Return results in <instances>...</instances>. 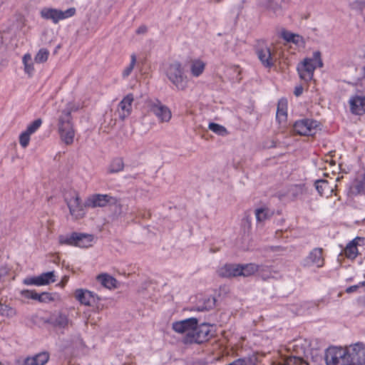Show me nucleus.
<instances>
[{
  "label": "nucleus",
  "mask_w": 365,
  "mask_h": 365,
  "mask_svg": "<svg viewBox=\"0 0 365 365\" xmlns=\"http://www.w3.org/2000/svg\"><path fill=\"white\" fill-rule=\"evenodd\" d=\"M279 365H309L300 356H290L283 359Z\"/></svg>",
  "instance_id": "obj_29"
},
{
  "label": "nucleus",
  "mask_w": 365,
  "mask_h": 365,
  "mask_svg": "<svg viewBox=\"0 0 365 365\" xmlns=\"http://www.w3.org/2000/svg\"><path fill=\"white\" fill-rule=\"evenodd\" d=\"M350 110L354 115H363L365 113V96L354 95L349 101Z\"/></svg>",
  "instance_id": "obj_15"
},
{
  "label": "nucleus",
  "mask_w": 365,
  "mask_h": 365,
  "mask_svg": "<svg viewBox=\"0 0 365 365\" xmlns=\"http://www.w3.org/2000/svg\"><path fill=\"white\" fill-rule=\"evenodd\" d=\"M350 365H364L365 364V345L356 343L346 349Z\"/></svg>",
  "instance_id": "obj_10"
},
{
  "label": "nucleus",
  "mask_w": 365,
  "mask_h": 365,
  "mask_svg": "<svg viewBox=\"0 0 365 365\" xmlns=\"http://www.w3.org/2000/svg\"><path fill=\"white\" fill-rule=\"evenodd\" d=\"M0 314L4 317H12L16 314V311L13 308L0 303Z\"/></svg>",
  "instance_id": "obj_39"
},
{
  "label": "nucleus",
  "mask_w": 365,
  "mask_h": 365,
  "mask_svg": "<svg viewBox=\"0 0 365 365\" xmlns=\"http://www.w3.org/2000/svg\"><path fill=\"white\" fill-rule=\"evenodd\" d=\"M245 219L247 221V222L249 223V225H250L251 222H250V220L249 217H247Z\"/></svg>",
  "instance_id": "obj_54"
},
{
  "label": "nucleus",
  "mask_w": 365,
  "mask_h": 365,
  "mask_svg": "<svg viewBox=\"0 0 365 365\" xmlns=\"http://www.w3.org/2000/svg\"><path fill=\"white\" fill-rule=\"evenodd\" d=\"M23 282L26 285L42 286L43 281L41 279H39L38 276H37L25 278Z\"/></svg>",
  "instance_id": "obj_43"
},
{
  "label": "nucleus",
  "mask_w": 365,
  "mask_h": 365,
  "mask_svg": "<svg viewBox=\"0 0 365 365\" xmlns=\"http://www.w3.org/2000/svg\"><path fill=\"white\" fill-rule=\"evenodd\" d=\"M146 31H147V27L145 26H141L137 29L136 33L138 34H145Z\"/></svg>",
  "instance_id": "obj_50"
},
{
  "label": "nucleus",
  "mask_w": 365,
  "mask_h": 365,
  "mask_svg": "<svg viewBox=\"0 0 365 365\" xmlns=\"http://www.w3.org/2000/svg\"><path fill=\"white\" fill-rule=\"evenodd\" d=\"M241 269L240 276L249 277L258 272L259 265L255 263L241 264Z\"/></svg>",
  "instance_id": "obj_28"
},
{
  "label": "nucleus",
  "mask_w": 365,
  "mask_h": 365,
  "mask_svg": "<svg viewBox=\"0 0 365 365\" xmlns=\"http://www.w3.org/2000/svg\"><path fill=\"white\" fill-rule=\"evenodd\" d=\"M315 187L318 192L322 195L328 187V182L326 180H318L315 182Z\"/></svg>",
  "instance_id": "obj_44"
},
{
  "label": "nucleus",
  "mask_w": 365,
  "mask_h": 365,
  "mask_svg": "<svg viewBox=\"0 0 365 365\" xmlns=\"http://www.w3.org/2000/svg\"><path fill=\"white\" fill-rule=\"evenodd\" d=\"M145 105L149 112L153 113L160 123H168L172 118L170 109L157 99H148Z\"/></svg>",
  "instance_id": "obj_4"
},
{
  "label": "nucleus",
  "mask_w": 365,
  "mask_h": 365,
  "mask_svg": "<svg viewBox=\"0 0 365 365\" xmlns=\"http://www.w3.org/2000/svg\"><path fill=\"white\" fill-rule=\"evenodd\" d=\"M359 301L362 305L365 306V294L360 297Z\"/></svg>",
  "instance_id": "obj_52"
},
{
  "label": "nucleus",
  "mask_w": 365,
  "mask_h": 365,
  "mask_svg": "<svg viewBox=\"0 0 365 365\" xmlns=\"http://www.w3.org/2000/svg\"><path fill=\"white\" fill-rule=\"evenodd\" d=\"M58 133L61 139L66 145H71L73 142L75 132L71 123V112L64 110L58 119Z\"/></svg>",
  "instance_id": "obj_3"
},
{
  "label": "nucleus",
  "mask_w": 365,
  "mask_h": 365,
  "mask_svg": "<svg viewBox=\"0 0 365 365\" xmlns=\"http://www.w3.org/2000/svg\"><path fill=\"white\" fill-rule=\"evenodd\" d=\"M124 168V163L121 158H116L112 160L109 167H108V173H116L120 172Z\"/></svg>",
  "instance_id": "obj_30"
},
{
  "label": "nucleus",
  "mask_w": 365,
  "mask_h": 365,
  "mask_svg": "<svg viewBox=\"0 0 365 365\" xmlns=\"http://www.w3.org/2000/svg\"><path fill=\"white\" fill-rule=\"evenodd\" d=\"M166 76L178 90L184 91L188 86V78L179 61L170 63L165 71Z\"/></svg>",
  "instance_id": "obj_2"
},
{
  "label": "nucleus",
  "mask_w": 365,
  "mask_h": 365,
  "mask_svg": "<svg viewBox=\"0 0 365 365\" xmlns=\"http://www.w3.org/2000/svg\"><path fill=\"white\" fill-rule=\"evenodd\" d=\"M317 66L322 68L323 62L319 51L313 53L312 58H306L297 66V71L301 79L309 81L312 79Z\"/></svg>",
  "instance_id": "obj_1"
},
{
  "label": "nucleus",
  "mask_w": 365,
  "mask_h": 365,
  "mask_svg": "<svg viewBox=\"0 0 365 365\" xmlns=\"http://www.w3.org/2000/svg\"><path fill=\"white\" fill-rule=\"evenodd\" d=\"M41 124H42L41 119H40V118L36 119L27 126L25 132L31 135V134L34 133L40 128Z\"/></svg>",
  "instance_id": "obj_41"
},
{
  "label": "nucleus",
  "mask_w": 365,
  "mask_h": 365,
  "mask_svg": "<svg viewBox=\"0 0 365 365\" xmlns=\"http://www.w3.org/2000/svg\"><path fill=\"white\" fill-rule=\"evenodd\" d=\"M70 214L75 218H81L84 215L83 205L81 203L80 197L76 195L71 197L68 202Z\"/></svg>",
  "instance_id": "obj_16"
},
{
  "label": "nucleus",
  "mask_w": 365,
  "mask_h": 365,
  "mask_svg": "<svg viewBox=\"0 0 365 365\" xmlns=\"http://www.w3.org/2000/svg\"><path fill=\"white\" fill-rule=\"evenodd\" d=\"M136 63V56L135 54H132L130 56V64L123 70L122 73V76L123 78H128L131 72L133 71L134 66Z\"/></svg>",
  "instance_id": "obj_38"
},
{
  "label": "nucleus",
  "mask_w": 365,
  "mask_h": 365,
  "mask_svg": "<svg viewBox=\"0 0 365 365\" xmlns=\"http://www.w3.org/2000/svg\"><path fill=\"white\" fill-rule=\"evenodd\" d=\"M287 100L281 98L277 103L276 119L279 123L286 122L287 119Z\"/></svg>",
  "instance_id": "obj_21"
},
{
  "label": "nucleus",
  "mask_w": 365,
  "mask_h": 365,
  "mask_svg": "<svg viewBox=\"0 0 365 365\" xmlns=\"http://www.w3.org/2000/svg\"><path fill=\"white\" fill-rule=\"evenodd\" d=\"M31 56L29 53H26L23 57V63L24 65V71L25 73H28L29 76H31L34 71V65L31 62Z\"/></svg>",
  "instance_id": "obj_32"
},
{
  "label": "nucleus",
  "mask_w": 365,
  "mask_h": 365,
  "mask_svg": "<svg viewBox=\"0 0 365 365\" xmlns=\"http://www.w3.org/2000/svg\"><path fill=\"white\" fill-rule=\"evenodd\" d=\"M49 52L46 48H41L38 51L37 54L34 58V61L36 63H44L47 61L48 58Z\"/></svg>",
  "instance_id": "obj_37"
},
{
  "label": "nucleus",
  "mask_w": 365,
  "mask_h": 365,
  "mask_svg": "<svg viewBox=\"0 0 365 365\" xmlns=\"http://www.w3.org/2000/svg\"><path fill=\"white\" fill-rule=\"evenodd\" d=\"M299 346V342L297 341H295L293 344H289V349H296Z\"/></svg>",
  "instance_id": "obj_51"
},
{
  "label": "nucleus",
  "mask_w": 365,
  "mask_h": 365,
  "mask_svg": "<svg viewBox=\"0 0 365 365\" xmlns=\"http://www.w3.org/2000/svg\"><path fill=\"white\" fill-rule=\"evenodd\" d=\"M198 321L197 318L191 317L181 321L175 322L172 324L173 329L178 334H185L184 337H187L192 334L195 331Z\"/></svg>",
  "instance_id": "obj_11"
},
{
  "label": "nucleus",
  "mask_w": 365,
  "mask_h": 365,
  "mask_svg": "<svg viewBox=\"0 0 365 365\" xmlns=\"http://www.w3.org/2000/svg\"><path fill=\"white\" fill-rule=\"evenodd\" d=\"M49 359L47 352H41L31 357H27L24 359L22 365H44Z\"/></svg>",
  "instance_id": "obj_20"
},
{
  "label": "nucleus",
  "mask_w": 365,
  "mask_h": 365,
  "mask_svg": "<svg viewBox=\"0 0 365 365\" xmlns=\"http://www.w3.org/2000/svg\"><path fill=\"white\" fill-rule=\"evenodd\" d=\"M205 68V63L200 59H195L191 61L190 72L194 77L200 76L203 73Z\"/></svg>",
  "instance_id": "obj_25"
},
{
  "label": "nucleus",
  "mask_w": 365,
  "mask_h": 365,
  "mask_svg": "<svg viewBox=\"0 0 365 365\" xmlns=\"http://www.w3.org/2000/svg\"><path fill=\"white\" fill-rule=\"evenodd\" d=\"M303 92V88L302 86H297L294 89V95L296 96H299Z\"/></svg>",
  "instance_id": "obj_49"
},
{
  "label": "nucleus",
  "mask_w": 365,
  "mask_h": 365,
  "mask_svg": "<svg viewBox=\"0 0 365 365\" xmlns=\"http://www.w3.org/2000/svg\"><path fill=\"white\" fill-rule=\"evenodd\" d=\"M325 360L327 365H350L346 349L341 347L329 348Z\"/></svg>",
  "instance_id": "obj_6"
},
{
  "label": "nucleus",
  "mask_w": 365,
  "mask_h": 365,
  "mask_svg": "<svg viewBox=\"0 0 365 365\" xmlns=\"http://www.w3.org/2000/svg\"><path fill=\"white\" fill-rule=\"evenodd\" d=\"M255 213L258 222H262L273 215V212L267 207L257 208Z\"/></svg>",
  "instance_id": "obj_27"
},
{
  "label": "nucleus",
  "mask_w": 365,
  "mask_h": 365,
  "mask_svg": "<svg viewBox=\"0 0 365 365\" xmlns=\"http://www.w3.org/2000/svg\"><path fill=\"white\" fill-rule=\"evenodd\" d=\"M241 271V264H226L219 269L218 273L222 277H233L240 276Z\"/></svg>",
  "instance_id": "obj_18"
},
{
  "label": "nucleus",
  "mask_w": 365,
  "mask_h": 365,
  "mask_svg": "<svg viewBox=\"0 0 365 365\" xmlns=\"http://www.w3.org/2000/svg\"><path fill=\"white\" fill-rule=\"evenodd\" d=\"M31 135L24 131L19 136V143L24 148L29 145Z\"/></svg>",
  "instance_id": "obj_45"
},
{
  "label": "nucleus",
  "mask_w": 365,
  "mask_h": 365,
  "mask_svg": "<svg viewBox=\"0 0 365 365\" xmlns=\"http://www.w3.org/2000/svg\"><path fill=\"white\" fill-rule=\"evenodd\" d=\"M76 10L74 7L69 8L66 11L51 7H43L40 11V16L45 20H50L54 24H57L60 21L73 16Z\"/></svg>",
  "instance_id": "obj_5"
},
{
  "label": "nucleus",
  "mask_w": 365,
  "mask_h": 365,
  "mask_svg": "<svg viewBox=\"0 0 365 365\" xmlns=\"http://www.w3.org/2000/svg\"><path fill=\"white\" fill-rule=\"evenodd\" d=\"M257 273L259 276L264 280L272 277V269L268 266L259 265V270Z\"/></svg>",
  "instance_id": "obj_33"
},
{
  "label": "nucleus",
  "mask_w": 365,
  "mask_h": 365,
  "mask_svg": "<svg viewBox=\"0 0 365 365\" xmlns=\"http://www.w3.org/2000/svg\"><path fill=\"white\" fill-rule=\"evenodd\" d=\"M96 279L98 282L107 289H111L117 287V280L108 274H101L97 276Z\"/></svg>",
  "instance_id": "obj_23"
},
{
  "label": "nucleus",
  "mask_w": 365,
  "mask_h": 365,
  "mask_svg": "<svg viewBox=\"0 0 365 365\" xmlns=\"http://www.w3.org/2000/svg\"><path fill=\"white\" fill-rule=\"evenodd\" d=\"M94 237L93 235L76 232V247L81 248H87L92 245Z\"/></svg>",
  "instance_id": "obj_22"
},
{
  "label": "nucleus",
  "mask_w": 365,
  "mask_h": 365,
  "mask_svg": "<svg viewBox=\"0 0 365 365\" xmlns=\"http://www.w3.org/2000/svg\"><path fill=\"white\" fill-rule=\"evenodd\" d=\"M279 248H280L279 247H277L272 248V250H279Z\"/></svg>",
  "instance_id": "obj_55"
},
{
  "label": "nucleus",
  "mask_w": 365,
  "mask_h": 365,
  "mask_svg": "<svg viewBox=\"0 0 365 365\" xmlns=\"http://www.w3.org/2000/svg\"><path fill=\"white\" fill-rule=\"evenodd\" d=\"M258 58L266 68H270L274 65L270 48L264 47L257 50Z\"/></svg>",
  "instance_id": "obj_19"
},
{
  "label": "nucleus",
  "mask_w": 365,
  "mask_h": 365,
  "mask_svg": "<svg viewBox=\"0 0 365 365\" xmlns=\"http://www.w3.org/2000/svg\"><path fill=\"white\" fill-rule=\"evenodd\" d=\"M46 322L53 327L62 329H66L70 324H72V322L68 318V315L62 312L52 313Z\"/></svg>",
  "instance_id": "obj_13"
},
{
  "label": "nucleus",
  "mask_w": 365,
  "mask_h": 365,
  "mask_svg": "<svg viewBox=\"0 0 365 365\" xmlns=\"http://www.w3.org/2000/svg\"><path fill=\"white\" fill-rule=\"evenodd\" d=\"M352 8L361 11L365 8V1H355L352 3Z\"/></svg>",
  "instance_id": "obj_48"
},
{
  "label": "nucleus",
  "mask_w": 365,
  "mask_h": 365,
  "mask_svg": "<svg viewBox=\"0 0 365 365\" xmlns=\"http://www.w3.org/2000/svg\"><path fill=\"white\" fill-rule=\"evenodd\" d=\"M36 293V292L34 290H29V289L22 290L21 292V295L24 297H25L26 299H34V300H35Z\"/></svg>",
  "instance_id": "obj_47"
},
{
  "label": "nucleus",
  "mask_w": 365,
  "mask_h": 365,
  "mask_svg": "<svg viewBox=\"0 0 365 365\" xmlns=\"http://www.w3.org/2000/svg\"><path fill=\"white\" fill-rule=\"evenodd\" d=\"M215 305V299L213 297H205L202 299V304H197L194 310L205 312L212 309Z\"/></svg>",
  "instance_id": "obj_26"
},
{
  "label": "nucleus",
  "mask_w": 365,
  "mask_h": 365,
  "mask_svg": "<svg viewBox=\"0 0 365 365\" xmlns=\"http://www.w3.org/2000/svg\"><path fill=\"white\" fill-rule=\"evenodd\" d=\"M35 300H37L39 302L48 303L50 302H53L54 299L50 293L42 292L41 294H38L36 292L35 294Z\"/></svg>",
  "instance_id": "obj_40"
},
{
  "label": "nucleus",
  "mask_w": 365,
  "mask_h": 365,
  "mask_svg": "<svg viewBox=\"0 0 365 365\" xmlns=\"http://www.w3.org/2000/svg\"><path fill=\"white\" fill-rule=\"evenodd\" d=\"M308 265L314 264L317 267H322L324 264L323 249L317 247L313 249L305 259Z\"/></svg>",
  "instance_id": "obj_17"
},
{
  "label": "nucleus",
  "mask_w": 365,
  "mask_h": 365,
  "mask_svg": "<svg viewBox=\"0 0 365 365\" xmlns=\"http://www.w3.org/2000/svg\"><path fill=\"white\" fill-rule=\"evenodd\" d=\"M296 351H297V354H300V351L296 350ZM301 352L302 353L304 352V349L302 348H301Z\"/></svg>",
  "instance_id": "obj_53"
},
{
  "label": "nucleus",
  "mask_w": 365,
  "mask_h": 365,
  "mask_svg": "<svg viewBox=\"0 0 365 365\" xmlns=\"http://www.w3.org/2000/svg\"><path fill=\"white\" fill-rule=\"evenodd\" d=\"M76 232H72L69 235H60L58 237V242L61 245H66L76 247Z\"/></svg>",
  "instance_id": "obj_31"
},
{
  "label": "nucleus",
  "mask_w": 365,
  "mask_h": 365,
  "mask_svg": "<svg viewBox=\"0 0 365 365\" xmlns=\"http://www.w3.org/2000/svg\"><path fill=\"white\" fill-rule=\"evenodd\" d=\"M211 336V326L210 324L203 323L198 325L197 324L192 334L184 337L182 341L185 344H202L204 341H208Z\"/></svg>",
  "instance_id": "obj_7"
},
{
  "label": "nucleus",
  "mask_w": 365,
  "mask_h": 365,
  "mask_svg": "<svg viewBox=\"0 0 365 365\" xmlns=\"http://www.w3.org/2000/svg\"><path fill=\"white\" fill-rule=\"evenodd\" d=\"M282 37L287 41L292 42L294 43H297L300 38V36L299 35L292 34L289 31L282 32Z\"/></svg>",
  "instance_id": "obj_42"
},
{
  "label": "nucleus",
  "mask_w": 365,
  "mask_h": 365,
  "mask_svg": "<svg viewBox=\"0 0 365 365\" xmlns=\"http://www.w3.org/2000/svg\"><path fill=\"white\" fill-rule=\"evenodd\" d=\"M134 96L132 93L126 95L118 103V115L121 120H124L132 113V105Z\"/></svg>",
  "instance_id": "obj_14"
},
{
  "label": "nucleus",
  "mask_w": 365,
  "mask_h": 365,
  "mask_svg": "<svg viewBox=\"0 0 365 365\" xmlns=\"http://www.w3.org/2000/svg\"><path fill=\"white\" fill-rule=\"evenodd\" d=\"M364 287H365V281L361 282L358 284L350 286V287H347L346 289L345 292L348 294H351V293L357 292L359 288Z\"/></svg>",
  "instance_id": "obj_46"
},
{
  "label": "nucleus",
  "mask_w": 365,
  "mask_h": 365,
  "mask_svg": "<svg viewBox=\"0 0 365 365\" xmlns=\"http://www.w3.org/2000/svg\"><path fill=\"white\" fill-rule=\"evenodd\" d=\"M359 238H355L353 240H351L350 242L348 243V245L344 250V254L346 256V257H347L348 259H354L357 257V255H358L357 240Z\"/></svg>",
  "instance_id": "obj_24"
},
{
  "label": "nucleus",
  "mask_w": 365,
  "mask_h": 365,
  "mask_svg": "<svg viewBox=\"0 0 365 365\" xmlns=\"http://www.w3.org/2000/svg\"><path fill=\"white\" fill-rule=\"evenodd\" d=\"M317 121L304 118L296 121L293 125V129L297 134L300 135H313L317 131Z\"/></svg>",
  "instance_id": "obj_9"
},
{
  "label": "nucleus",
  "mask_w": 365,
  "mask_h": 365,
  "mask_svg": "<svg viewBox=\"0 0 365 365\" xmlns=\"http://www.w3.org/2000/svg\"><path fill=\"white\" fill-rule=\"evenodd\" d=\"M208 128L215 133L222 136L227 135L228 133L227 129L224 126L215 123H210L208 125Z\"/></svg>",
  "instance_id": "obj_35"
},
{
  "label": "nucleus",
  "mask_w": 365,
  "mask_h": 365,
  "mask_svg": "<svg viewBox=\"0 0 365 365\" xmlns=\"http://www.w3.org/2000/svg\"><path fill=\"white\" fill-rule=\"evenodd\" d=\"M38 277L43 281L42 286L49 284L56 280L53 271L42 273Z\"/></svg>",
  "instance_id": "obj_34"
},
{
  "label": "nucleus",
  "mask_w": 365,
  "mask_h": 365,
  "mask_svg": "<svg viewBox=\"0 0 365 365\" xmlns=\"http://www.w3.org/2000/svg\"><path fill=\"white\" fill-rule=\"evenodd\" d=\"M115 201V198L106 194H94L89 196L85 201L84 206L88 207H103L109 202Z\"/></svg>",
  "instance_id": "obj_12"
},
{
  "label": "nucleus",
  "mask_w": 365,
  "mask_h": 365,
  "mask_svg": "<svg viewBox=\"0 0 365 365\" xmlns=\"http://www.w3.org/2000/svg\"><path fill=\"white\" fill-rule=\"evenodd\" d=\"M267 9L272 11L275 16L282 14V8L281 5H279L277 2L274 1V0L269 1L267 6Z\"/></svg>",
  "instance_id": "obj_36"
},
{
  "label": "nucleus",
  "mask_w": 365,
  "mask_h": 365,
  "mask_svg": "<svg viewBox=\"0 0 365 365\" xmlns=\"http://www.w3.org/2000/svg\"><path fill=\"white\" fill-rule=\"evenodd\" d=\"M74 296L81 304L96 307L98 310L103 309V304L100 303L102 298L91 291L78 289L75 291Z\"/></svg>",
  "instance_id": "obj_8"
}]
</instances>
